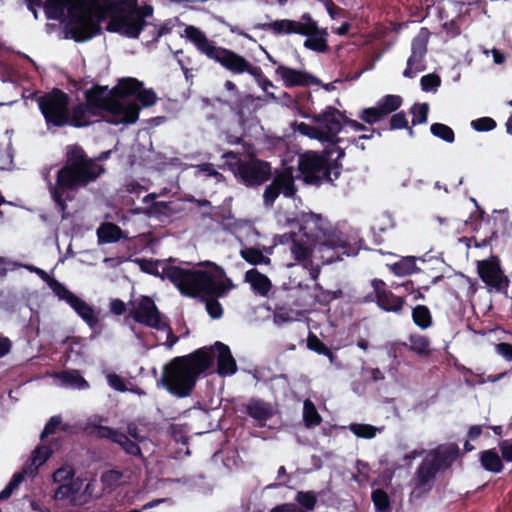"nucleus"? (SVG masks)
I'll use <instances>...</instances> for the list:
<instances>
[{"mask_svg":"<svg viewBox=\"0 0 512 512\" xmlns=\"http://www.w3.org/2000/svg\"><path fill=\"white\" fill-rule=\"evenodd\" d=\"M303 421L307 428H314L320 425L322 417L318 413L314 403L307 399L303 405Z\"/></svg>","mask_w":512,"mask_h":512,"instance_id":"37","label":"nucleus"},{"mask_svg":"<svg viewBox=\"0 0 512 512\" xmlns=\"http://www.w3.org/2000/svg\"><path fill=\"white\" fill-rule=\"evenodd\" d=\"M349 429L355 436L364 439H372L377 433V428L370 424L351 423Z\"/></svg>","mask_w":512,"mask_h":512,"instance_id":"44","label":"nucleus"},{"mask_svg":"<svg viewBox=\"0 0 512 512\" xmlns=\"http://www.w3.org/2000/svg\"><path fill=\"white\" fill-rule=\"evenodd\" d=\"M371 499L376 512H392L390 497L384 489L373 490Z\"/></svg>","mask_w":512,"mask_h":512,"instance_id":"39","label":"nucleus"},{"mask_svg":"<svg viewBox=\"0 0 512 512\" xmlns=\"http://www.w3.org/2000/svg\"><path fill=\"white\" fill-rule=\"evenodd\" d=\"M272 181L285 197L290 198L295 195L296 188L291 168L288 167L280 171H276Z\"/></svg>","mask_w":512,"mask_h":512,"instance_id":"26","label":"nucleus"},{"mask_svg":"<svg viewBox=\"0 0 512 512\" xmlns=\"http://www.w3.org/2000/svg\"><path fill=\"white\" fill-rule=\"evenodd\" d=\"M73 0H46L44 10L46 17L52 20H58L64 16L65 10L72 4Z\"/></svg>","mask_w":512,"mask_h":512,"instance_id":"32","label":"nucleus"},{"mask_svg":"<svg viewBox=\"0 0 512 512\" xmlns=\"http://www.w3.org/2000/svg\"><path fill=\"white\" fill-rule=\"evenodd\" d=\"M216 101L221 105L228 106L241 122L246 121L255 110L253 107L255 99L250 94L241 93L230 100L218 97Z\"/></svg>","mask_w":512,"mask_h":512,"instance_id":"21","label":"nucleus"},{"mask_svg":"<svg viewBox=\"0 0 512 512\" xmlns=\"http://www.w3.org/2000/svg\"><path fill=\"white\" fill-rule=\"evenodd\" d=\"M294 320L293 311L285 307H278L274 312V322L281 324L285 322H291Z\"/></svg>","mask_w":512,"mask_h":512,"instance_id":"59","label":"nucleus"},{"mask_svg":"<svg viewBox=\"0 0 512 512\" xmlns=\"http://www.w3.org/2000/svg\"><path fill=\"white\" fill-rule=\"evenodd\" d=\"M243 407L249 417L261 424H264L274 415L271 405L260 399L251 398Z\"/></svg>","mask_w":512,"mask_h":512,"instance_id":"23","label":"nucleus"},{"mask_svg":"<svg viewBox=\"0 0 512 512\" xmlns=\"http://www.w3.org/2000/svg\"><path fill=\"white\" fill-rule=\"evenodd\" d=\"M491 221L493 222V226L491 228L490 235L489 236L486 235L483 239H481L480 242H476L477 247H487L491 244V241L493 239H496L498 237V234L500 231V228L497 227L498 221L500 222L501 228L503 230H505L506 219L504 218V215L502 212L494 211L492 217L488 218L487 224L490 225Z\"/></svg>","mask_w":512,"mask_h":512,"instance_id":"31","label":"nucleus"},{"mask_svg":"<svg viewBox=\"0 0 512 512\" xmlns=\"http://www.w3.org/2000/svg\"><path fill=\"white\" fill-rule=\"evenodd\" d=\"M299 230L308 240L318 241L324 238L321 246L322 250L331 249L335 252L336 259L342 260L340 255L354 256L358 250L352 246L343 234L327 235L328 228L326 221L320 214L313 212L302 213L298 218Z\"/></svg>","mask_w":512,"mask_h":512,"instance_id":"7","label":"nucleus"},{"mask_svg":"<svg viewBox=\"0 0 512 512\" xmlns=\"http://www.w3.org/2000/svg\"><path fill=\"white\" fill-rule=\"evenodd\" d=\"M263 27L277 35L299 34L307 36V39L304 41V47L316 52H326L329 48L326 39L328 33L325 29H319L309 13H304L301 16V21L290 19L275 20L263 25Z\"/></svg>","mask_w":512,"mask_h":512,"instance_id":"10","label":"nucleus"},{"mask_svg":"<svg viewBox=\"0 0 512 512\" xmlns=\"http://www.w3.org/2000/svg\"><path fill=\"white\" fill-rule=\"evenodd\" d=\"M133 3V8L137 11L138 17H141L142 20H146L153 15L154 8L149 4H145L143 6H138L137 0H130Z\"/></svg>","mask_w":512,"mask_h":512,"instance_id":"62","label":"nucleus"},{"mask_svg":"<svg viewBox=\"0 0 512 512\" xmlns=\"http://www.w3.org/2000/svg\"><path fill=\"white\" fill-rule=\"evenodd\" d=\"M97 237L100 244L116 243L124 238V232L117 224L104 222L97 229Z\"/></svg>","mask_w":512,"mask_h":512,"instance_id":"27","label":"nucleus"},{"mask_svg":"<svg viewBox=\"0 0 512 512\" xmlns=\"http://www.w3.org/2000/svg\"><path fill=\"white\" fill-rule=\"evenodd\" d=\"M373 293L365 297L367 302H375L377 306L385 312L401 314L406 304L404 297L395 295L387 289L386 283L382 279L374 278L371 281Z\"/></svg>","mask_w":512,"mask_h":512,"instance_id":"15","label":"nucleus"},{"mask_svg":"<svg viewBox=\"0 0 512 512\" xmlns=\"http://www.w3.org/2000/svg\"><path fill=\"white\" fill-rule=\"evenodd\" d=\"M297 131L301 133L302 135L308 136L312 139L319 140L321 142L320 138V129L317 128V126L309 125L305 122H301L297 124Z\"/></svg>","mask_w":512,"mask_h":512,"instance_id":"57","label":"nucleus"},{"mask_svg":"<svg viewBox=\"0 0 512 512\" xmlns=\"http://www.w3.org/2000/svg\"><path fill=\"white\" fill-rule=\"evenodd\" d=\"M285 87H309L311 85H318L320 80L308 73L307 71L298 70L285 65H279L275 70Z\"/></svg>","mask_w":512,"mask_h":512,"instance_id":"20","label":"nucleus"},{"mask_svg":"<svg viewBox=\"0 0 512 512\" xmlns=\"http://www.w3.org/2000/svg\"><path fill=\"white\" fill-rule=\"evenodd\" d=\"M408 128V119L405 111L394 113L389 120V130H401Z\"/></svg>","mask_w":512,"mask_h":512,"instance_id":"52","label":"nucleus"},{"mask_svg":"<svg viewBox=\"0 0 512 512\" xmlns=\"http://www.w3.org/2000/svg\"><path fill=\"white\" fill-rule=\"evenodd\" d=\"M78 7L72 6L70 13L72 15L70 26H67L71 38L78 43L90 40L95 35L99 34L101 27L99 21H95L91 15L85 13L75 16L73 11Z\"/></svg>","mask_w":512,"mask_h":512,"instance_id":"16","label":"nucleus"},{"mask_svg":"<svg viewBox=\"0 0 512 512\" xmlns=\"http://www.w3.org/2000/svg\"><path fill=\"white\" fill-rule=\"evenodd\" d=\"M477 272L480 279L497 292H506L509 279L504 275L496 258L477 262Z\"/></svg>","mask_w":512,"mask_h":512,"instance_id":"17","label":"nucleus"},{"mask_svg":"<svg viewBox=\"0 0 512 512\" xmlns=\"http://www.w3.org/2000/svg\"><path fill=\"white\" fill-rule=\"evenodd\" d=\"M358 118L362 120L364 123L373 125L375 123L380 122L385 117L383 116L378 105H376L374 107H368L361 110V112L358 114Z\"/></svg>","mask_w":512,"mask_h":512,"instance_id":"45","label":"nucleus"},{"mask_svg":"<svg viewBox=\"0 0 512 512\" xmlns=\"http://www.w3.org/2000/svg\"><path fill=\"white\" fill-rule=\"evenodd\" d=\"M132 308L129 310V317L136 323L153 329L165 327L163 320L166 318L159 311L154 300L149 296H141L137 301H130Z\"/></svg>","mask_w":512,"mask_h":512,"instance_id":"13","label":"nucleus"},{"mask_svg":"<svg viewBox=\"0 0 512 512\" xmlns=\"http://www.w3.org/2000/svg\"><path fill=\"white\" fill-rule=\"evenodd\" d=\"M427 52V40L424 38L416 37L412 40L411 53L424 58Z\"/></svg>","mask_w":512,"mask_h":512,"instance_id":"61","label":"nucleus"},{"mask_svg":"<svg viewBox=\"0 0 512 512\" xmlns=\"http://www.w3.org/2000/svg\"><path fill=\"white\" fill-rule=\"evenodd\" d=\"M69 306L80 316L83 321L90 327L95 328L99 323V318L93 307L86 301L76 296Z\"/></svg>","mask_w":512,"mask_h":512,"instance_id":"25","label":"nucleus"},{"mask_svg":"<svg viewBox=\"0 0 512 512\" xmlns=\"http://www.w3.org/2000/svg\"><path fill=\"white\" fill-rule=\"evenodd\" d=\"M403 104V98L400 95L388 94L383 96L377 105L384 117L396 112Z\"/></svg>","mask_w":512,"mask_h":512,"instance_id":"34","label":"nucleus"},{"mask_svg":"<svg viewBox=\"0 0 512 512\" xmlns=\"http://www.w3.org/2000/svg\"><path fill=\"white\" fill-rule=\"evenodd\" d=\"M135 98L139 101L142 107H151L157 101V95L155 91L151 88H144V85L139 89V92Z\"/></svg>","mask_w":512,"mask_h":512,"instance_id":"49","label":"nucleus"},{"mask_svg":"<svg viewBox=\"0 0 512 512\" xmlns=\"http://www.w3.org/2000/svg\"><path fill=\"white\" fill-rule=\"evenodd\" d=\"M340 116H342V113L337 108L327 106L323 112L312 117L313 122L320 129L321 142H326L330 145H337L343 142V139L338 136L342 129Z\"/></svg>","mask_w":512,"mask_h":512,"instance_id":"14","label":"nucleus"},{"mask_svg":"<svg viewBox=\"0 0 512 512\" xmlns=\"http://www.w3.org/2000/svg\"><path fill=\"white\" fill-rule=\"evenodd\" d=\"M104 89L101 85H94L84 92L85 102L73 105L68 112L66 126L73 128L88 127L105 118L102 112L116 111L119 105L112 104L103 98Z\"/></svg>","mask_w":512,"mask_h":512,"instance_id":"8","label":"nucleus"},{"mask_svg":"<svg viewBox=\"0 0 512 512\" xmlns=\"http://www.w3.org/2000/svg\"><path fill=\"white\" fill-rule=\"evenodd\" d=\"M37 104L48 128L66 126L70 109V97L66 92L53 88L50 92L38 97Z\"/></svg>","mask_w":512,"mask_h":512,"instance_id":"11","label":"nucleus"},{"mask_svg":"<svg viewBox=\"0 0 512 512\" xmlns=\"http://www.w3.org/2000/svg\"><path fill=\"white\" fill-rule=\"evenodd\" d=\"M80 490V484L70 482L64 483L57 487L54 491V499L57 501L70 500L71 502L75 500V496L78 494Z\"/></svg>","mask_w":512,"mask_h":512,"instance_id":"38","label":"nucleus"},{"mask_svg":"<svg viewBox=\"0 0 512 512\" xmlns=\"http://www.w3.org/2000/svg\"><path fill=\"white\" fill-rule=\"evenodd\" d=\"M496 125V121L490 117H481L471 122V126L478 132L491 131Z\"/></svg>","mask_w":512,"mask_h":512,"instance_id":"53","label":"nucleus"},{"mask_svg":"<svg viewBox=\"0 0 512 512\" xmlns=\"http://www.w3.org/2000/svg\"><path fill=\"white\" fill-rule=\"evenodd\" d=\"M307 348L319 355L326 356L331 362L334 360L335 355L332 350L318 338L313 332H309L307 337Z\"/></svg>","mask_w":512,"mask_h":512,"instance_id":"35","label":"nucleus"},{"mask_svg":"<svg viewBox=\"0 0 512 512\" xmlns=\"http://www.w3.org/2000/svg\"><path fill=\"white\" fill-rule=\"evenodd\" d=\"M412 320L422 330L430 328L433 324L431 311L425 305H416L412 308Z\"/></svg>","mask_w":512,"mask_h":512,"instance_id":"33","label":"nucleus"},{"mask_svg":"<svg viewBox=\"0 0 512 512\" xmlns=\"http://www.w3.org/2000/svg\"><path fill=\"white\" fill-rule=\"evenodd\" d=\"M105 172V167L91 159L81 145H67L63 165L56 173L54 186L50 188L55 204L65 211L66 202L72 201L75 193L95 183Z\"/></svg>","mask_w":512,"mask_h":512,"instance_id":"2","label":"nucleus"},{"mask_svg":"<svg viewBox=\"0 0 512 512\" xmlns=\"http://www.w3.org/2000/svg\"><path fill=\"white\" fill-rule=\"evenodd\" d=\"M205 347L210 349L212 365L215 357L217 358V372L220 376H230L237 372V364L228 345L216 341L213 345Z\"/></svg>","mask_w":512,"mask_h":512,"instance_id":"19","label":"nucleus"},{"mask_svg":"<svg viewBox=\"0 0 512 512\" xmlns=\"http://www.w3.org/2000/svg\"><path fill=\"white\" fill-rule=\"evenodd\" d=\"M61 381L68 386L77 389H87L89 383L84 379L78 370L62 371L59 374Z\"/></svg>","mask_w":512,"mask_h":512,"instance_id":"36","label":"nucleus"},{"mask_svg":"<svg viewBox=\"0 0 512 512\" xmlns=\"http://www.w3.org/2000/svg\"><path fill=\"white\" fill-rule=\"evenodd\" d=\"M270 512H305L294 503H283L275 506Z\"/></svg>","mask_w":512,"mask_h":512,"instance_id":"64","label":"nucleus"},{"mask_svg":"<svg viewBox=\"0 0 512 512\" xmlns=\"http://www.w3.org/2000/svg\"><path fill=\"white\" fill-rule=\"evenodd\" d=\"M410 113L413 115L412 126L424 124L428 120L429 104L415 103L411 106Z\"/></svg>","mask_w":512,"mask_h":512,"instance_id":"43","label":"nucleus"},{"mask_svg":"<svg viewBox=\"0 0 512 512\" xmlns=\"http://www.w3.org/2000/svg\"><path fill=\"white\" fill-rule=\"evenodd\" d=\"M204 265L206 270L168 266L163 272L182 295L192 298L200 296L205 301L209 316L219 319L223 315V307L217 299L226 296L235 285L221 266L210 261Z\"/></svg>","mask_w":512,"mask_h":512,"instance_id":"1","label":"nucleus"},{"mask_svg":"<svg viewBox=\"0 0 512 512\" xmlns=\"http://www.w3.org/2000/svg\"><path fill=\"white\" fill-rule=\"evenodd\" d=\"M108 384L119 392H126L128 390L125 380L116 373H110L107 375Z\"/></svg>","mask_w":512,"mask_h":512,"instance_id":"60","label":"nucleus"},{"mask_svg":"<svg viewBox=\"0 0 512 512\" xmlns=\"http://www.w3.org/2000/svg\"><path fill=\"white\" fill-rule=\"evenodd\" d=\"M210 349L201 347L184 356H177L164 365L158 381L172 395L189 397L201 375L212 368Z\"/></svg>","mask_w":512,"mask_h":512,"instance_id":"3","label":"nucleus"},{"mask_svg":"<svg viewBox=\"0 0 512 512\" xmlns=\"http://www.w3.org/2000/svg\"><path fill=\"white\" fill-rule=\"evenodd\" d=\"M241 257L251 265L268 264L270 258L263 255V253L254 247L244 248L240 251Z\"/></svg>","mask_w":512,"mask_h":512,"instance_id":"40","label":"nucleus"},{"mask_svg":"<svg viewBox=\"0 0 512 512\" xmlns=\"http://www.w3.org/2000/svg\"><path fill=\"white\" fill-rule=\"evenodd\" d=\"M295 500L306 510H313L317 503V496L313 491H299Z\"/></svg>","mask_w":512,"mask_h":512,"instance_id":"48","label":"nucleus"},{"mask_svg":"<svg viewBox=\"0 0 512 512\" xmlns=\"http://www.w3.org/2000/svg\"><path fill=\"white\" fill-rule=\"evenodd\" d=\"M280 193L281 192L279 191V188H277L276 185L272 181L271 184H269L264 190V193H263L264 204L267 206L273 205L275 200L280 195Z\"/></svg>","mask_w":512,"mask_h":512,"instance_id":"58","label":"nucleus"},{"mask_svg":"<svg viewBox=\"0 0 512 512\" xmlns=\"http://www.w3.org/2000/svg\"><path fill=\"white\" fill-rule=\"evenodd\" d=\"M291 253L297 262L309 261L311 257V249L300 243L299 241H293V245L290 247Z\"/></svg>","mask_w":512,"mask_h":512,"instance_id":"47","label":"nucleus"},{"mask_svg":"<svg viewBox=\"0 0 512 512\" xmlns=\"http://www.w3.org/2000/svg\"><path fill=\"white\" fill-rule=\"evenodd\" d=\"M132 262L139 265L141 271L152 274V275H158L157 271V263L158 261H153L149 259L144 258H136V259H130Z\"/></svg>","mask_w":512,"mask_h":512,"instance_id":"56","label":"nucleus"},{"mask_svg":"<svg viewBox=\"0 0 512 512\" xmlns=\"http://www.w3.org/2000/svg\"><path fill=\"white\" fill-rule=\"evenodd\" d=\"M357 474L353 475V479L358 483H363L369 480L370 466L368 463L357 460L356 462Z\"/></svg>","mask_w":512,"mask_h":512,"instance_id":"55","label":"nucleus"},{"mask_svg":"<svg viewBox=\"0 0 512 512\" xmlns=\"http://www.w3.org/2000/svg\"><path fill=\"white\" fill-rule=\"evenodd\" d=\"M408 345L406 342H402L400 345L407 348L409 351L417 354L420 357H428L430 356L432 350L430 348V339L418 333L410 334Z\"/></svg>","mask_w":512,"mask_h":512,"instance_id":"28","label":"nucleus"},{"mask_svg":"<svg viewBox=\"0 0 512 512\" xmlns=\"http://www.w3.org/2000/svg\"><path fill=\"white\" fill-rule=\"evenodd\" d=\"M48 286L60 300H64L67 304H70L77 296L55 278L49 279Z\"/></svg>","mask_w":512,"mask_h":512,"instance_id":"41","label":"nucleus"},{"mask_svg":"<svg viewBox=\"0 0 512 512\" xmlns=\"http://www.w3.org/2000/svg\"><path fill=\"white\" fill-rule=\"evenodd\" d=\"M61 424L62 418L60 415L52 416L44 426V429L40 435L41 440H44L48 436L55 434Z\"/></svg>","mask_w":512,"mask_h":512,"instance_id":"54","label":"nucleus"},{"mask_svg":"<svg viewBox=\"0 0 512 512\" xmlns=\"http://www.w3.org/2000/svg\"><path fill=\"white\" fill-rule=\"evenodd\" d=\"M440 470L426 457L416 471L417 486L424 487L429 484Z\"/></svg>","mask_w":512,"mask_h":512,"instance_id":"29","label":"nucleus"},{"mask_svg":"<svg viewBox=\"0 0 512 512\" xmlns=\"http://www.w3.org/2000/svg\"><path fill=\"white\" fill-rule=\"evenodd\" d=\"M416 269V258L413 256L405 257L394 263L392 270L396 275H408Z\"/></svg>","mask_w":512,"mask_h":512,"instance_id":"46","label":"nucleus"},{"mask_svg":"<svg viewBox=\"0 0 512 512\" xmlns=\"http://www.w3.org/2000/svg\"><path fill=\"white\" fill-rule=\"evenodd\" d=\"M184 35L201 54L219 63L229 72L233 74L248 73L256 79L263 77L261 67L251 64L244 56L233 50L216 46L198 27L186 26Z\"/></svg>","mask_w":512,"mask_h":512,"instance_id":"5","label":"nucleus"},{"mask_svg":"<svg viewBox=\"0 0 512 512\" xmlns=\"http://www.w3.org/2000/svg\"><path fill=\"white\" fill-rule=\"evenodd\" d=\"M498 446L502 459L506 462H512V442L509 440H503L499 443Z\"/></svg>","mask_w":512,"mask_h":512,"instance_id":"63","label":"nucleus"},{"mask_svg":"<svg viewBox=\"0 0 512 512\" xmlns=\"http://www.w3.org/2000/svg\"><path fill=\"white\" fill-rule=\"evenodd\" d=\"M459 447L452 443L448 446H439L429 454V459L439 470L449 468L459 456Z\"/></svg>","mask_w":512,"mask_h":512,"instance_id":"22","label":"nucleus"},{"mask_svg":"<svg viewBox=\"0 0 512 512\" xmlns=\"http://www.w3.org/2000/svg\"><path fill=\"white\" fill-rule=\"evenodd\" d=\"M95 435L100 439H108L111 442L118 444L128 455L142 456L141 449L136 441H133L126 434L115 428L97 425L95 427Z\"/></svg>","mask_w":512,"mask_h":512,"instance_id":"18","label":"nucleus"},{"mask_svg":"<svg viewBox=\"0 0 512 512\" xmlns=\"http://www.w3.org/2000/svg\"><path fill=\"white\" fill-rule=\"evenodd\" d=\"M245 281L251 285L252 290L256 294L261 296H267L272 288L270 279L256 268L250 269L245 273Z\"/></svg>","mask_w":512,"mask_h":512,"instance_id":"24","label":"nucleus"},{"mask_svg":"<svg viewBox=\"0 0 512 512\" xmlns=\"http://www.w3.org/2000/svg\"><path fill=\"white\" fill-rule=\"evenodd\" d=\"M430 131L433 136L442 139L447 143H453L455 140V133L451 127L443 123H433L430 126Z\"/></svg>","mask_w":512,"mask_h":512,"instance_id":"42","label":"nucleus"},{"mask_svg":"<svg viewBox=\"0 0 512 512\" xmlns=\"http://www.w3.org/2000/svg\"><path fill=\"white\" fill-rule=\"evenodd\" d=\"M227 166L237 181L246 187L260 186L272 176L271 164L256 157L245 161L227 162Z\"/></svg>","mask_w":512,"mask_h":512,"instance_id":"12","label":"nucleus"},{"mask_svg":"<svg viewBox=\"0 0 512 512\" xmlns=\"http://www.w3.org/2000/svg\"><path fill=\"white\" fill-rule=\"evenodd\" d=\"M142 86L143 82L133 77L120 79L112 89L101 86L104 89L103 98L112 104L119 105L117 112L109 111V116L105 118V122L113 125L135 123L139 118L140 106L137 103L125 104L120 100L130 97L135 98Z\"/></svg>","mask_w":512,"mask_h":512,"instance_id":"6","label":"nucleus"},{"mask_svg":"<svg viewBox=\"0 0 512 512\" xmlns=\"http://www.w3.org/2000/svg\"><path fill=\"white\" fill-rule=\"evenodd\" d=\"M52 455V450L49 446H38L36 447L30 456V459H32L34 462H36L39 466H42L45 464V462L50 458Z\"/></svg>","mask_w":512,"mask_h":512,"instance_id":"51","label":"nucleus"},{"mask_svg":"<svg viewBox=\"0 0 512 512\" xmlns=\"http://www.w3.org/2000/svg\"><path fill=\"white\" fill-rule=\"evenodd\" d=\"M480 463L482 467L492 473H500L503 468V462L494 449L484 450L480 453Z\"/></svg>","mask_w":512,"mask_h":512,"instance_id":"30","label":"nucleus"},{"mask_svg":"<svg viewBox=\"0 0 512 512\" xmlns=\"http://www.w3.org/2000/svg\"><path fill=\"white\" fill-rule=\"evenodd\" d=\"M298 171L306 184L320 186L337 180L342 173V164L332 160L331 151H306L298 157Z\"/></svg>","mask_w":512,"mask_h":512,"instance_id":"9","label":"nucleus"},{"mask_svg":"<svg viewBox=\"0 0 512 512\" xmlns=\"http://www.w3.org/2000/svg\"><path fill=\"white\" fill-rule=\"evenodd\" d=\"M421 89L425 92L436 91L441 85V78L435 73L422 76L420 79Z\"/></svg>","mask_w":512,"mask_h":512,"instance_id":"50","label":"nucleus"},{"mask_svg":"<svg viewBox=\"0 0 512 512\" xmlns=\"http://www.w3.org/2000/svg\"><path fill=\"white\" fill-rule=\"evenodd\" d=\"M99 20L109 17L106 30L120 33L128 38L137 39L148 25L146 20L138 17L130 0H79Z\"/></svg>","mask_w":512,"mask_h":512,"instance_id":"4","label":"nucleus"}]
</instances>
